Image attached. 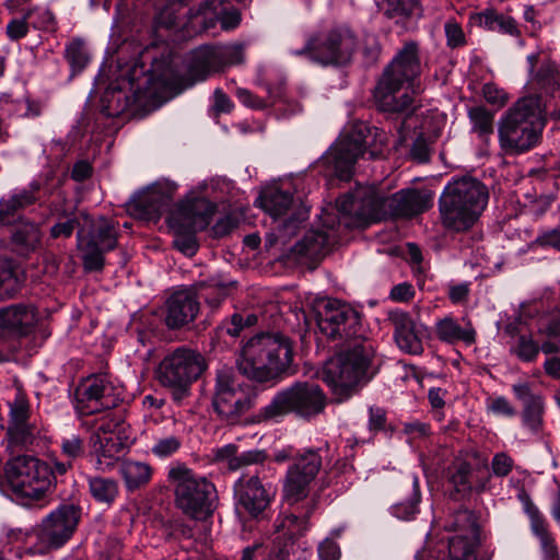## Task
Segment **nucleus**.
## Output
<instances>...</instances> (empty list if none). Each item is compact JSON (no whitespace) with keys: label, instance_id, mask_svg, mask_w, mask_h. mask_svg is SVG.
I'll list each match as a JSON object with an SVG mask.
<instances>
[{"label":"nucleus","instance_id":"774afa93","mask_svg":"<svg viewBox=\"0 0 560 560\" xmlns=\"http://www.w3.org/2000/svg\"><path fill=\"white\" fill-rule=\"evenodd\" d=\"M266 457L265 451L261 450H249L241 454L236 453L237 469L249 465L261 464L265 462Z\"/></svg>","mask_w":560,"mask_h":560},{"label":"nucleus","instance_id":"bf43d9fd","mask_svg":"<svg viewBox=\"0 0 560 560\" xmlns=\"http://www.w3.org/2000/svg\"><path fill=\"white\" fill-rule=\"evenodd\" d=\"M446 44L451 48H458L466 44L462 26L455 20H448L444 25Z\"/></svg>","mask_w":560,"mask_h":560},{"label":"nucleus","instance_id":"864d4df0","mask_svg":"<svg viewBox=\"0 0 560 560\" xmlns=\"http://www.w3.org/2000/svg\"><path fill=\"white\" fill-rule=\"evenodd\" d=\"M220 69L224 66L238 65L244 60V51L241 45L215 46Z\"/></svg>","mask_w":560,"mask_h":560},{"label":"nucleus","instance_id":"680f3d73","mask_svg":"<svg viewBox=\"0 0 560 560\" xmlns=\"http://www.w3.org/2000/svg\"><path fill=\"white\" fill-rule=\"evenodd\" d=\"M482 94L489 104L498 107H503L509 100L508 93L493 83H486Z\"/></svg>","mask_w":560,"mask_h":560},{"label":"nucleus","instance_id":"2f4dec72","mask_svg":"<svg viewBox=\"0 0 560 560\" xmlns=\"http://www.w3.org/2000/svg\"><path fill=\"white\" fill-rule=\"evenodd\" d=\"M220 70L215 46H201L191 51L188 61L189 85L203 81L211 72Z\"/></svg>","mask_w":560,"mask_h":560},{"label":"nucleus","instance_id":"f257e3e1","mask_svg":"<svg viewBox=\"0 0 560 560\" xmlns=\"http://www.w3.org/2000/svg\"><path fill=\"white\" fill-rule=\"evenodd\" d=\"M432 206V195L419 189H401L390 196L375 186L360 187L337 199L338 225L365 228L387 218H411Z\"/></svg>","mask_w":560,"mask_h":560},{"label":"nucleus","instance_id":"69168bd1","mask_svg":"<svg viewBox=\"0 0 560 560\" xmlns=\"http://www.w3.org/2000/svg\"><path fill=\"white\" fill-rule=\"evenodd\" d=\"M236 97L243 105L253 109H264L268 106V103L264 98L254 95L247 89L238 88L236 90Z\"/></svg>","mask_w":560,"mask_h":560},{"label":"nucleus","instance_id":"4c0bfd02","mask_svg":"<svg viewBox=\"0 0 560 560\" xmlns=\"http://www.w3.org/2000/svg\"><path fill=\"white\" fill-rule=\"evenodd\" d=\"M119 474L128 491H135L149 483L152 468L149 464L136 460H124L119 466Z\"/></svg>","mask_w":560,"mask_h":560},{"label":"nucleus","instance_id":"39448f33","mask_svg":"<svg viewBox=\"0 0 560 560\" xmlns=\"http://www.w3.org/2000/svg\"><path fill=\"white\" fill-rule=\"evenodd\" d=\"M77 232V247L86 271H101L105 265V253L117 246V231L113 222L104 217L93 220L82 213L80 218H69L57 222L50 229L52 238L65 237Z\"/></svg>","mask_w":560,"mask_h":560},{"label":"nucleus","instance_id":"cd10ccee","mask_svg":"<svg viewBox=\"0 0 560 560\" xmlns=\"http://www.w3.org/2000/svg\"><path fill=\"white\" fill-rule=\"evenodd\" d=\"M37 322L35 307L18 303L0 308V335L26 336Z\"/></svg>","mask_w":560,"mask_h":560},{"label":"nucleus","instance_id":"0e129e2a","mask_svg":"<svg viewBox=\"0 0 560 560\" xmlns=\"http://www.w3.org/2000/svg\"><path fill=\"white\" fill-rule=\"evenodd\" d=\"M28 26L24 14L21 19H13L7 24V35L11 40H19L27 35Z\"/></svg>","mask_w":560,"mask_h":560},{"label":"nucleus","instance_id":"6ab92c4d","mask_svg":"<svg viewBox=\"0 0 560 560\" xmlns=\"http://www.w3.org/2000/svg\"><path fill=\"white\" fill-rule=\"evenodd\" d=\"M81 511L73 504H62L45 518L37 528L36 551L44 553L62 547L74 534Z\"/></svg>","mask_w":560,"mask_h":560},{"label":"nucleus","instance_id":"473e14b6","mask_svg":"<svg viewBox=\"0 0 560 560\" xmlns=\"http://www.w3.org/2000/svg\"><path fill=\"white\" fill-rule=\"evenodd\" d=\"M42 240L38 224L28 220H20L11 232V245L18 254L26 256L35 252Z\"/></svg>","mask_w":560,"mask_h":560},{"label":"nucleus","instance_id":"f03ea898","mask_svg":"<svg viewBox=\"0 0 560 560\" xmlns=\"http://www.w3.org/2000/svg\"><path fill=\"white\" fill-rule=\"evenodd\" d=\"M421 73L419 44L406 42L384 68L374 89L377 108L385 113L409 115L417 107L413 83Z\"/></svg>","mask_w":560,"mask_h":560},{"label":"nucleus","instance_id":"13d9d810","mask_svg":"<svg viewBox=\"0 0 560 560\" xmlns=\"http://www.w3.org/2000/svg\"><path fill=\"white\" fill-rule=\"evenodd\" d=\"M237 446L235 444H226L212 451V459L214 463L224 464L230 470H237L236 460Z\"/></svg>","mask_w":560,"mask_h":560},{"label":"nucleus","instance_id":"79ce46f5","mask_svg":"<svg viewBox=\"0 0 560 560\" xmlns=\"http://www.w3.org/2000/svg\"><path fill=\"white\" fill-rule=\"evenodd\" d=\"M470 474L471 465L465 460L456 459L448 468V481L463 497L469 494L472 489Z\"/></svg>","mask_w":560,"mask_h":560},{"label":"nucleus","instance_id":"58836bf2","mask_svg":"<svg viewBox=\"0 0 560 560\" xmlns=\"http://www.w3.org/2000/svg\"><path fill=\"white\" fill-rule=\"evenodd\" d=\"M405 487L410 489V499L406 502H398L392 506V513L399 520L408 521L418 512L420 502L419 478L411 474L405 479Z\"/></svg>","mask_w":560,"mask_h":560},{"label":"nucleus","instance_id":"c756f323","mask_svg":"<svg viewBox=\"0 0 560 560\" xmlns=\"http://www.w3.org/2000/svg\"><path fill=\"white\" fill-rule=\"evenodd\" d=\"M40 184L32 182L26 188L15 189L0 199V225H10L22 220L19 212L38 200Z\"/></svg>","mask_w":560,"mask_h":560},{"label":"nucleus","instance_id":"e2e57ef3","mask_svg":"<svg viewBox=\"0 0 560 560\" xmlns=\"http://www.w3.org/2000/svg\"><path fill=\"white\" fill-rule=\"evenodd\" d=\"M514 465V460L505 453H497L491 462V469L495 477L508 476Z\"/></svg>","mask_w":560,"mask_h":560},{"label":"nucleus","instance_id":"dca6fc26","mask_svg":"<svg viewBox=\"0 0 560 560\" xmlns=\"http://www.w3.org/2000/svg\"><path fill=\"white\" fill-rule=\"evenodd\" d=\"M317 326L327 338L343 346L353 343L362 336L361 314L347 302L328 299L317 312Z\"/></svg>","mask_w":560,"mask_h":560},{"label":"nucleus","instance_id":"338daca9","mask_svg":"<svg viewBox=\"0 0 560 560\" xmlns=\"http://www.w3.org/2000/svg\"><path fill=\"white\" fill-rule=\"evenodd\" d=\"M217 1H218V18L215 20V23L218 21H220L221 26L224 30L235 28L240 24V21H241L240 13L236 10L226 12L222 8V1L221 0H217Z\"/></svg>","mask_w":560,"mask_h":560},{"label":"nucleus","instance_id":"a18cd8bd","mask_svg":"<svg viewBox=\"0 0 560 560\" xmlns=\"http://www.w3.org/2000/svg\"><path fill=\"white\" fill-rule=\"evenodd\" d=\"M19 290V280L15 277L11 262L0 257V301L12 298Z\"/></svg>","mask_w":560,"mask_h":560},{"label":"nucleus","instance_id":"a19ab883","mask_svg":"<svg viewBox=\"0 0 560 560\" xmlns=\"http://www.w3.org/2000/svg\"><path fill=\"white\" fill-rule=\"evenodd\" d=\"M88 481L90 493L97 502L112 504L119 494L118 482L113 478L94 476Z\"/></svg>","mask_w":560,"mask_h":560},{"label":"nucleus","instance_id":"b1692460","mask_svg":"<svg viewBox=\"0 0 560 560\" xmlns=\"http://www.w3.org/2000/svg\"><path fill=\"white\" fill-rule=\"evenodd\" d=\"M275 219H282V228L290 231L307 218L308 209L295 200L291 192L278 187L266 189L257 200Z\"/></svg>","mask_w":560,"mask_h":560},{"label":"nucleus","instance_id":"4468645a","mask_svg":"<svg viewBox=\"0 0 560 560\" xmlns=\"http://www.w3.org/2000/svg\"><path fill=\"white\" fill-rule=\"evenodd\" d=\"M129 429L119 411H108L95 419L90 444L97 469H109L118 460L129 445Z\"/></svg>","mask_w":560,"mask_h":560},{"label":"nucleus","instance_id":"09e8293b","mask_svg":"<svg viewBox=\"0 0 560 560\" xmlns=\"http://www.w3.org/2000/svg\"><path fill=\"white\" fill-rule=\"evenodd\" d=\"M26 20L31 26L36 30L55 31L56 20L50 10L36 7L25 13Z\"/></svg>","mask_w":560,"mask_h":560},{"label":"nucleus","instance_id":"8fccbe9b","mask_svg":"<svg viewBox=\"0 0 560 560\" xmlns=\"http://www.w3.org/2000/svg\"><path fill=\"white\" fill-rule=\"evenodd\" d=\"M511 351L522 361H534L539 353V346L528 335H521L517 337L516 343L512 347Z\"/></svg>","mask_w":560,"mask_h":560},{"label":"nucleus","instance_id":"4d7b16f0","mask_svg":"<svg viewBox=\"0 0 560 560\" xmlns=\"http://www.w3.org/2000/svg\"><path fill=\"white\" fill-rule=\"evenodd\" d=\"M182 445L179 438L175 435L165 436L156 440L151 448L153 455L160 458H165L175 454Z\"/></svg>","mask_w":560,"mask_h":560},{"label":"nucleus","instance_id":"6e6552de","mask_svg":"<svg viewBox=\"0 0 560 560\" xmlns=\"http://www.w3.org/2000/svg\"><path fill=\"white\" fill-rule=\"evenodd\" d=\"M5 476L21 505L43 508L47 504L46 495L55 479L47 463L31 455H16L7 463Z\"/></svg>","mask_w":560,"mask_h":560},{"label":"nucleus","instance_id":"393cba45","mask_svg":"<svg viewBox=\"0 0 560 560\" xmlns=\"http://www.w3.org/2000/svg\"><path fill=\"white\" fill-rule=\"evenodd\" d=\"M165 324L171 329H178L195 320L200 303L194 288L176 290L166 301Z\"/></svg>","mask_w":560,"mask_h":560},{"label":"nucleus","instance_id":"0eeeda50","mask_svg":"<svg viewBox=\"0 0 560 560\" xmlns=\"http://www.w3.org/2000/svg\"><path fill=\"white\" fill-rule=\"evenodd\" d=\"M545 116L539 96L518 100L501 117L498 138L506 154H521L536 147L545 127Z\"/></svg>","mask_w":560,"mask_h":560},{"label":"nucleus","instance_id":"de8ad7c7","mask_svg":"<svg viewBox=\"0 0 560 560\" xmlns=\"http://www.w3.org/2000/svg\"><path fill=\"white\" fill-rule=\"evenodd\" d=\"M555 199L556 198L552 194L538 195L536 191L533 194L527 192L525 195L524 205L528 213L535 218H540L547 212Z\"/></svg>","mask_w":560,"mask_h":560},{"label":"nucleus","instance_id":"37998d69","mask_svg":"<svg viewBox=\"0 0 560 560\" xmlns=\"http://www.w3.org/2000/svg\"><path fill=\"white\" fill-rule=\"evenodd\" d=\"M468 117L472 125V132L477 133L482 141H487L493 133L494 115L482 106H475L468 109Z\"/></svg>","mask_w":560,"mask_h":560},{"label":"nucleus","instance_id":"c9c22d12","mask_svg":"<svg viewBox=\"0 0 560 560\" xmlns=\"http://www.w3.org/2000/svg\"><path fill=\"white\" fill-rule=\"evenodd\" d=\"M435 332L438 338L447 343L463 341L472 345L476 341V331L471 324L460 326L453 317H444L436 322Z\"/></svg>","mask_w":560,"mask_h":560},{"label":"nucleus","instance_id":"5701e85b","mask_svg":"<svg viewBox=\"0 0 560 560\" xmlns=\"http://www.w3.org/2000/svg\"><path fill=\"white\" fill-rule=\"evenodd\" d=\"M234 500L237 509L253 517L262 516L276 495L271 483H264L258 475H242L234 483Z\"/></svg>","mask_w":560,"mask_h":560},{"label":"nucleus","instance_id":"7ed1b4c3","mask_svg":"<svg viewBox=\"0 0 560 560\" xmlns=\"http://www.w3.org/2000/svg\"><path fill=\"white\" fill-rule=\"evenodd\" d=\"M376 373L372 342L355 339L326 362L323 380L330 389L332 400L341 404L357 395Z\"/></svg>","mask_w":560,"mask_h":560},{"label":"nucleus","instance_id":"c85d7f7f","mask_svg":"<svg viewBox=\"0 0 560 560\" xmlns=\"http://www.w3.org/2000/svg\"><path fill=\"white\" fill-rule=\"evenodd\" d=\"M446 528L455 533L448 539V551L455 541L457 546H462V550L468 546L470 550H476L479 544V526L474 512L467 509L458 510L447 523Z\"/></svg>","mask_w":560,"mask_h":560},{"label":"nucleus","instance_id":"20e7f679","mask_svg":"<svg viewBox=\"0 0 560 560\" xmlns=\"http://www.w3.org/2000/svg\"><path fill=\"white\" fill-rule=\"evenodd\" d=\"M488 201L489 190L479 179L455 178L444 187L439 199L441 223L450 231H468L480 219Z\"/></svg>","mask_w":560,"mask_h":560},{"label":"nucleus","instance_id":"c03bdc74","mask_svg":"<svg viewBox=\"0 0 560 560\" xmlns=\"http://www.w3.org/2000/svg\"><path fill=\"white\" fill-rule=\"evenodd\" d=\"M65 57L73 74L81 72L90 60L84 43L80 38H74L66 46Z\"/></svg>","mask_w":560,"mask_h":560},{"label":"nucleus","instance_id":"9d476101","mask_svg":"<svg viewBox=\"0 0 560 560\" xmlns=\"http://www.w3.org/2000/svg\"><path fill=\"white\" fill-rule=\"evenodd\" d=\"M211 406L220 420L235 424L253 408L256 393L240 381L232 366H222L214 373L210 388Z\"/></svg>","mask_w":560,"mask_h":560},{"label":"nucleus","instance_id":"4be33fe9","mask_svg":"<svg viewBox=\"0 0 560 560\" xmlns=\"http://www.w3.org/2000/svg\"><path fill=\"white\" fill-rule=\"evenodd\" d=\"M322 464L319 452L313 448H307L296 456L288 468L283 483V495L290 504L307 498L310 485L319 472Z\"/></svg>","mask_w":560,"mask_h":560},{"label":"nucleus","instance_id":"f8f14e48","mask_svg":"<svg viewBox=\"0 0 560 560\" xmlns=\"http://www.w3.org/2000/svg\"><path fill=\"white\" fill-rule=\"evenodd\" d=\"M214 205L200 197L182 200L170 210L167 222L174 232L173 245L186 256L198 250L196 234L208 228L214 213Z\"/></svg>","mask_w":560,"mask_h":560},{"label":"nucleus","instance_id":"f3484780","mask_svg":"<svg viewBox=\"0 0 560 560\" xmlns=\"http://www.w3.org/2000/svg\"><path fill=\"white\" fill-rule=\"evenodd\" d=\"M187 0H171L154 19L156 28L184 32V36H194L215 26L218 1L205 0L198 9H190L187 15H178Z\"/></svg>","mask_w":560,"mask_h":560},{"label":"nucleus","instance_id":"aec40b11","mask_svg":"<svg viewBox=\"0 0 560 560\" xmlns=\"http://www.w3.org/2000/svg\"><path fill=\"white\" fill-rule=\"evenodd\" d=\"M120 393L107 374H93L83 380L77 389L75 409L81 416L112 409L120 400Z\"/></svg>","mask_w":560,"mask_h":560},{"label":"nucleus","instance_id":"ea45409f","mask_svg":"<svg viewBox=\"0 0 560 560\" xmlns=\"http://www.w3.org/2000/svg\"><path fill=\"white\" fill-rule=\"evenodd\" d=\"M530 82L546 93L560 90V70L556 62L549 59L545 60L530 78Z\"/></svg>","mask_w":560,"mask_h":560},{"label":"nucleus","instance_id":"72a5a7b5","mask_svg":"<svg viewBox=\"0 0 560 560\" xmlns=\"http://www.w3.org/2000/svg\"><path fill=\"white\" fill-rule=\"evenodd\" d=\"M475 23L487 31L498 32L512 37H520L521 31L516 21L494 9H486L474 16Z\"/></svg>","mask_w":560,"mask_h":560},{"label":"nucleus","instance_id":"423d86ee","mask_svg":"<svg viewBox=\"0 0 560 560\" xmlns=\"http://www.w3.org/2000/svg\"><path fill=\"white\" fill-rule=\"evenodd\" d=\"M292 360L293 346L289 337L279 332H261L243 346L237 368L247 378L266 382L284 372Z\"/></svg>","mask_w":560,"mask_h":560},{"label":"nucleus","instance_id":"052dcab7","mask_svg":"<svg viewBox=\"0 0 560 560\" xmlns=\"http://www.w3.org/2000/svg\"><path fill=\"white\" fill-rule=\"evenodd\" d=\"M60 446L62 454L70 460L80 457L84 452L83 440L77 434L63 438Z\"/></svg>","mask_w":560,"mask_h":560},{"label":"nucleus","instance_id":"6e6d98bb","mask_svg":"<svg viewBox=\"0 0 560 560\" xmlns=\"http://www.w3.org/2000/svg\"><path fill=\"white\" fill-rule=\"evenodd\" d=\"M517 499L522 503L523 509L530 521V528L537 527L538 525L547 522L525 489H521L518 491Z\"/></svg>","mask_w":560,"mask_h":560},{"label":"nucleus","instance_id":"1a4fd4ad","mask_svg":"<svg viewBox=\"0 0 560 560\" xmlns=\"http://www.w3.org/2000/svg\"><path fill=\"white\" fill-rule=\"evenodd\" d=\"M167 481L174 488L175 503L184 514L203 520L213 513L217 491L205 477L195 475L185 464L176 463L168 468Z\"/></svg>","mask_w":560,"mask_h":560},{"label":"nucleus","instance_id":"bb28decb","mask_svg":"<svg viewBox=\"0 0 560 560\" xmlns=\"http://www.w3.org/2000/svg\"><path fill=\"white\" fill-rule=\"evenodd\" d=\"M389 319L394 325V338L399 349L409 354H421L423 352V325L400 311L392 312Z\"/></svg>","mask_w":560,"mask_h":560},{"label":"nucleus","instance_id":"603ef678","mask_svg":"<svg viewBox=\"0 0 560 560\" xmlns=\"http://www.w3.org/2000/svg\"><path fill=\"white\" fill-rule=\"evenodd\" d=\"M418 8V0H386L385 14L393 18H408Z\"/></svg>","mask_w":560,"mask_h":560},{"label":"nucleus","instance_id":"412c9836","mask_svg":"<svg viewBox=\"0 0 560 560\" xmlns=\"http://www.w3.org/2000/svg\"><path fill=\"white\" fill-rule=\"evenodd\" d=\"M369 132L368 126L355 124L345 131L330 149L326 160L340 179L351 178L354 163L365 151Z\"/></svg>","mask_w":560,"mask_h":560},{"label":"nucleus","instance_id":"9b49d317","mask_svg":"<svg viewBox=\"0 0 560 560\" xmlns=\"http://www.w3.org/2000/svg\"><path fill=\"white\" fill-rule=\"evenodd\" d=\"M326 406V396L314 383H296L277 393L269 404L261 407L253 417L255 423L279 421L290 412L301 417L320 413Z\"/></svg>","mask_w":560,"mask_h":560},{"label":"nucleus","instance_id":"e433bc0d","mask_svg":"<svg viewBox=\"0 0 560 560\" xmlns=\"http://www.w3.org/2000/svg\"><path fill=\"white\" fill-rule=\"evenodd\" d=\"M310 556L305 542L277 536L266 560H308Z\"/></svg>","mask_w":560,"mask_h":560},{"label":"nucleus","instance_id":"a211bd4d","mask_svg":"<svg viewBox=\"0 0 560 560\" xmlns=\"http://www.w3.org/2000/svg\"><path fill=\"white\" fill-rule=\"evenodd\" d=\"M8 428L3 445L13 455L31 446L39 434V428L33 418L26 395L16 389L14 398L8 402Z\"/></svg>","mask_w":560,"mask_h":560},{"label":"nucleus","instance_id":"7c9ffc66","mask_svg":"<svg viewBox=\"0 0 560 560\" xmlns=\"http://www.w3.org/2000/svg\"><path fill=\"white\" fill-rule=\"evenodd\" d=\"M175 184H158L144 191L136 201L135 207L149 219H159L170 210Z\"/></svg>","mask_w":560,"mask_h":560},{"label":"nucleus","instance_id":"5fc2aeb1","mask_svg":"<svg viewBox=\"0 0 560 560\" xmlns=\"http://www.w3.org/2000/svg\"><path fill=\"white\" fill-rule=\"evenodd\" d=\"M542 400L537 398L530 402L524 404L523 421L530 430L536 431L541 421Z\"/></svg>","mask_w":560,"mask_h":560},{"label":"nucleus","instance_id":"2eb2a0df","mask_svg":"<svg viewBox=\"0 0 560 560\" xmlns=\"http://www.w3.org/2000/svg\"><path fill=\"white\" fill-rule=\"evenodd\" d=\"M206 368V360L200 352L179 347L160 362L158 377L163 386L173 390V398L179 401L188 395L191 383Z\"/></svg>","mask_w":560,"mask_h":560},{"label":"nucleus","instance_id":"ddd939ff","mask_svg":"<svg viewBox=\"0 0 560 560\" xmlns=\"http://www.w3.org/2000/svg\"><path fill=\"white\" fill-rule=\"evenodd\" d=\"M357 44L354 33L339 26L308 37L302 48L290 49V54L324 67L343 66L350 61Z\"/></svg>","mask_w":560,"mask_h":560},{"label":"nucleus","instance_id":"49530a36","mask_svg":"<svg viewBox=\"0 0 560 560\" xmlns=\"http://www.w3.org/2000/svg\"><path fill=\"white\" fill-rule=\"evenodd\" d=\"M530 529L533 534L539 539L544 560H560L555 539L548 528V523L546 522Z\"/></svg>","mask_w":560,"mask_h":560},{"label":"nucleus","instance_id":"3c124183","mask_svg":"<svg viewBox=\"0 0 560 560\" xmlns=\"http://www.w3.org/2000/svg\"><path fill=\"white\" fill-rule=\"evenodd\" d=\"M104 101L107 105V115L116 116L125 112L131 104V100L121 90L106 91Z\"/></svg>","mask_w":560,"mask_h":560},{"label":"nucleus","instance_id":"a878e982","mask_svg":"<svg viewBox=\"0 0 560 560\" xmlns=\"http://www.w3.org/2000/svg\"><path fill=\"white\" fill-rule=\"evenodd\" d=\"M324 229H312L292 248V253L299 257L317 259L323 257L337 242L335 217L326 214Z\"/></svg>","mask_w":560,"mask_h":560},{"label":"nucleus","instance_id":"f704fd0d","mask_svg":"<svg viewBox=\"0 0 560 560\" xmlns=\"http://www.w3.org/2000/svg\"><path fill=\"white\" fill-rule=\"evenodd\" d=\"M316 504V500L311 499L306 502V510L302 515L290 513L278 517L276 521L278 536H281L282 538L296 539L298 536L303 535L308 526L307 520L315 510Z\"/></svg>","mask_w":560,"mask_h":560}]
</instances>
